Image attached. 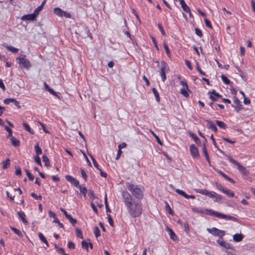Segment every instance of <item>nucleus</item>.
Wrapping results in <instances>:
<instances>
[{
	"label": "nucleus",
	"mask_w": 255,
	"mask_h": 255,
	"mask_svg": "<svg viewBox=\"0 0 255 255\" xmlns=\"http://www.w3.org/2000/svg\"><path fill=\"white\" fill-rule=\"evenodd\" d=\"M17 215L24 224L27 225L28 224V222L25 218V214L23 212L18 211L17 212Z\"/></svg>",
	"instance_id": "f3484780"
},
{
	"label": "nucleus",
	"mask_w": 255,
	"mask_h": 255,
	"mask_svg": "<svg viewBox=\"0 0 255 255\" xmlns=\"http://www.w3.org/2000/svg\"><path fill=\"white\" fill-rule=\"evenodd\" d=\"M180 4L181 5V7L183 9V10L185 12H190V8L186 4L184 0H181L180 1Z\"/></svg>",
	"instance_id": "aec40b11"
},
{
	"label": "nucleus",
	"mask_w": 255,
	"mask_h": 255,
	"mask_svg": "<svg viewBox=\"0 0 255 255\" xmlns=\"http://www.w3.org/2000/svg\"><path fill=\"white\" fill-rule=\"evenodd\" d=\"M217 64H218V66L219 67H220L221 68L225 69L226 70L229 69V65H225L224 66V67H222V65L221 63H220L218 61H217Z\"/></svg>",
	"instance_id": "69168bd1"
},
{
	"label": "nucleus",
	"mask_w": 255,
	"mask_h": 255,
	"mask_svg": "<svg viewBox=\"0 0 255 255\" xmlns=\"http://www.w3.org/2000/svg\"><path fill=\"white\" fill-rule=\"evenodd\" d=\"M10 165V159L9 158H6V159L2 162V168L4 169H6Z\"/></svg>",
	"instance_id": "72a5a7b5"
},
{
	"label": "nucleus",
	"mask_w": 255,
	"mask_h": 255,
	"mask_svg": "<svg viewBox=\"0 0 255 255\" xmlns=\"http://www.w3.org/2000/svg\"><path fill=\"white\" fill-rule=\"evenodd\" d=\"M63 11L60 8L56 7L54 9V12L55 14L59 16H63Z\"/></svg>",
	"instance_id": "5701e85b"
},
{
	"label": "nucleus",
	"mask_w": 255,
	"mask_h": 255,
	"mask_svg": "<svg viewBox=\"0 0 255 255\" xmlns=\"http://www.w3.org/2000/svg\"><path fill=\"white\" fill-rule=\"evenodd\" d=\"M207 231L215 236H218L221 239H223V237L225 236V232L224 231L219 230L215 227H213L211 229L207 228Z\"/></svg>",
	"instance_id": "0eeeda50"
},
{
	"label": "nucleus",
	"mask_w": 255,
	"mask_h": 255,
	"mask_svg": "<svg viewBox=\"0 0 255 255\" xmlns=\"http://www.w3.org/2000/svg\"><path fill=\"white\" fill-rule=\"evenodd\" d=\"M15 175H18V176L21 175V168H20V167L19 166H15Z\"/></svg>",
	"instance_id": "5fc2aeb1"
},
{
	"label": "nucleus",
	"mask_w": 255,
	"mask_h": 255,
	"mask_svg": "<svg viewBox=\"0 0 255 255\" xmlns=\"http://www.w3.org/2000/svg\"><path fill=\"white\" fill-rule=\"evenodd\" d=\"M11 144L15 147H18L20 145V141L12 136L10 138Z\"/></svg>",
	"instance_id": "412c9836"
},
{
	"label": "nucleus",
	"mask_w": 255,
	"mask_h": 255,
	"mask_svg": "<svg viewBox=\"0 0 255 255\" xmlns=\"http://www.w3.org/2000/svg\"><path fill=\"white\" fill-rule=\"evenodd\" d=\"M82 248L86 249L87 251H88L89 247V241H83L81 243Z\"/></svg>",
	"instance_id": "ea45409f"
},
{
	"label": "nucleus",
	"mask_w": 255,
	"mask_h": 255,
	"mask_svg": "<svg viewBox=\"0 0 255 255\" xmlns=\"http://www.w3.org/2000/svg\"><path fill=\"white\" fill-rule=\"evenodd\" d=\"M66 218L70 222L73 226H75L77 223V220L73 218L70 215H69Z\"/></svg>",
	"instance_id": "4c0bfd02"
},
{
	"label": "nucleus",
	"mask_w": 255,
	"mask_h": 255,
	"mask_svg": "<svg viewBox=\"0 0 255 255\" xmlns=\"http://www.w3.org/2000/svg\"><path fill=\"white\" fill-rule=\"evenodd\" d=\"M198 212L205 214L206 215H208L210 216H214L218 218L224 219L226 220H231L235 222H238V219L234 216L225 215L223 213H221L217 211H213L212 209H207L205 210H201L200 211H198Z\"/></svg>",
	"instance_id": "f03ea898"
},
{
	"label": "nucleus",
	"mask_w": 255,
	"mask_h": 255,
	"mask_svg": "<svg viewBox=\"0 0 255 255\" xmlns=\"http://www.w3.org/2000/svg\"><path fill=\"white\" fill-rule=\"evenodd\" d=\"M204 21H205V24H206L207 27H209L210 28H212L211 23L210 22L209 20H208L207 18H205L204 19Z\"/></svg>",
	"instance_id": "4d7b16f0"
},
{
	"label": "nucleus",
	"mask_w": 255,
	"mask_h": 255,
	"mask_svg": "<svg viewBox=\"0 0 255 255\" xmlns=\"http://www.w3.org/2000/svg\"><path fill=\"white\" fill-rule=\"evenodd\" d=\"M195 191L196 192L200 193L203 195H205L206 196H208L209 194V191H208L206 189H195Z\"/></svg>",
	"instance_id": "bb28decb"
},
{
	"label": "nucleus",
	"mask_w": 255,
	"mask_h": 255,
	"mask_svg": "<svg viewBox=\"0 0 255 255\" xmlns=\"http://www.w3.org/2000/svg\"><path fill=\"white\" fill-rule=\"evenodd\" d=\"M38 237L39 238V239L43 242H46V239L45 238L44 235L41 233H38Z\"/></svg>",
	"instance_id": "6e6d98bb"
},
{
	"label": "nucleus",
	"mask_w": 255,
	"mask_h": 255,
	"mask_svg": "<svg viewBox=\"0 0 255 255\" xmlns=\"http://www.w3.org/2000/svg\"><path fill=\"white\" fill-rule=\"evenodd\" d=\"M244 236L242 234H236L233 236V240L235 242H239L242 241Z\"/></svg>",
	"instance_id": "6ab92c4d"
},
{
	"label": "nucleus",
	"mask_w": 255,
	"mask_h": 255,
	"mask_svg": "<svg viewBox=\"0 0 255 255\" xmlns=\"http://www.w3.org/2000/svg\"><path fill=\"white\" fill-rule=\"evenodd\" d=\"M222 176L231 183H235V181L232 178L229 177L228 175H227L225 173Z\"/></svg>",
	"instance_id": "8fccbe9b"
},
{
	"label": "nucleus",
	"mask_w": 255,
	"mask_h": 255,
	"mask_svg": "<svg viewBox=\"0 0 255 255\" xmlns=\"http://www.w3.org/2000/svg\"><path fill=\"white\" fill-rule=\"evenodd\" d=\"M196 69L198 71V72H199L201 75H202L203 76H205L206 73L204 72H203L201 70V69L200 68L198 62L196 61Z\"/></svg>",
	"instance_id": "37998d69"
},
{
	"label": "nucleus",
	"mask_w": 255,
	"mask_h": 255,
	"mask_svg": "<svg viewBox=\"0 0 255 255\" xmlns=\"http://www.w3.org/2000/svg\"><path fill=\"white\" fill-rule=\"evenodd\" d=\"M21 19L22 20H35L36 17L33 13L23 15Z\"/></svg>",
	"instance_id": "dca6fc26"
},
{
	"label": "nucleus",
	"mask_w": 255,
	"mask_h": 255,
	"mask_svg": "<svg viewBox=\"0 0 255 255\" xmlns=\"http://www.w3.org/2000/svg\"><path fill=\"white\" fill-rule=\"evenodd\" d=\"M80 171L83 178L84 179L85 181H87V175L86 172H85L84 170L82 168H81Z\"/></svg>",
	"instance_id": "13d9d810"
},
{
	"label": "nucleus",
	"mask_w": 255,
	"mask_h": 255,
	"mask_svg": "<svg viewBox=\"0 0 255 255\" xmlns=\"http://www.w3.org/2000/svg\"><path fill=\"white\" fill-rule=\"evenodd\" d=\"M150 131H151V133H152V134L155 137L157 143L158 144H159L160 145H162V142L160 140L159 137L156 134H155L153 131H152L151 130Z\"/></svg>",
	"instance_id": "a18cd8bd"
},
{
	"label": "nucleus",
	"mask_w": 255,
	"mask_h": 255,
	"mask_svg": "<svg viewBox=\"0 0 255 255\" xmlns=\"http://www.w3.org/2000/svg\"><path fill=\"white\" fill-rule=\"evenodd\" d=\"M221 77L222 81L225 84L229 85L231 83L230 80L224 75H222Z\"/></svg>",
	"instance_id": "e433bc0d"
},
{
	"label": "nucleus",
	"mask_w": 255,
	"mask_h": 255,
	"mask_svg": "<svg viewBox=\"0 0 255 255\" xmlns=\"http://www.w3.org/2000/svg\"><path fill=\"white\" fill-rule=\"evenodd\" d=\"M233 101L236 105L234 108L237 112H239L240 110L243 109V106L242 104H241L240 100L237 97H234Z\"/></svg>",
	"instance_id": "9d476101"
},
{
	"label": "nucleus",
	"mask_w": 255,
	"mask_h": 255,
	"mask_svg": "<svg viewBox=\"0 0 255 255\" xmlns=\"http://www.w3.org/2000/svg\"><path fill=\"white\" fill-rule=\"evenodd\" d=\"M217 242L218 244H219L221 246L224 247L225 249H230L233 248V247L231 246V245L229 243H226V242L224 241L223 240H218L217 241Z\"/></svg>",
	"instance_id": "4468645a"
},
{
	"label": "nucleus",
	"mask_w": 255,
	"mask_h": 255,
	"mask_svg": "<svg viewBox=\"0 0 255 255\" xmlns=\"http://www.w3.org/2000/svg\"><path fill=\"white\" fill-rule=\"evenodd\" d=\"M10 228L18 237H22L23 236L22 233L19 230H18L17 228L13 227H10Z\"/></svg>",
	"instance_id": "cd10ccee"
},
{
	"label": "nucleus",
	"mask_w": 255,
	"mask_h": 255,
	"mask_svg": "<svg viewBox=\"0 0 255 255\" xmlns=\"http://www.w3.org/2000/svg\"><path fill=\"white\" fill-rule=\"evenodd\" d=\"M108 221L109 222L110 225L112 227H114V221L113 220V219H112L111 216L110 214L108 215Z\"/></svg>",
	"instance_id": "e2e57ef3"
},
{
	"label": "nucleus",
	"mask_w": 255,
	"mask_h": 255,
	"mask_svg": "<svg viewBox=\"0 0 255 255\" xmlns=\"http://www.w3.org/2000/svg\"><path fill=\"white\" fill-rule=\"evenodd\" d=\"M42 160L44 162V164H45V166L48 167L50 166L49 160L46 155H43L42 156Z\"/></svg>",
	"instance_id": "2f4dec72"
},
{
	"label": "nucleus",
	"mask_w": 255,
	"mask_h": 255,
	"mask_svg": "<svg viewBox=\"0 0 255 255\" xmlns=\"http://www.w3.org/2000/svg\"><path fill=\"white\" fill-rule=\"evenodd\" d=\"M34 160L39 165H40V166L42 165L41 160H40V158L39 157V156H38V155L35 156L34 157Z\"/></svg>",
	"instance_id": "680f3d73"
},
{
	"label": "nucleus",
	"mask_w": 255,
	"mask_h": 255,
	"mask_svg": "<svg viewBox=\"0 0 255 255\" xmlns=\"http://www.w3.org/2000/svg\"><path fill=\"white\" fill-rule=\"evenodd\" d=\"M216 187L221 191L222 192H223L224 190L225 189V187H224L221 184L219 183H216Z\"/></svg>",
	"instance_id": "774afa93"
},
{
	"label": "nucleus",
	"mask_w": 255,
	"mask_h": 255,
	"mask_svg": "<svg viewBox=\"0 0 255 255\" xmlns=\"http://www.w3.org/2000/svg\"><path fill=\"white\" fill-rule=\"evenodd\" d=\"M157 26H158V28L159 29L160 31L161 32L162 35H163V36L166 35L165 31L164 30L161 23H159L157 24Z\"/></svg>",
	"instance_id": "79ce46f5"
},
{
	"label": "nucleus",
	"mask_w": 255,
	"mask_h": 255,
	"mask_svg": "<svg viewBox=\"0 0 255 255\" xmlns=\"http://www.w3.org/2000/svg\"><path fill=\"white\" fill-rule=\"evenodd\" d=\"M215 123L217 125L221 128L226 129L227 127V125L222 121L216 120Z\"/></svg>",
	"instance_id": "4be33fe9"
},
{
	"label": "nucleus",
	"mask_w": 255,
	"mask_h": 255,
	"mask_svg": "<svg viewBox=\"0 0 255 255\" xmlns=\"http://www.w3.org/2000/svg\"><path fill=\"white\" fill-rule=\"evenodd\" d=\"M22 125L26 131L29 132L31 134H34V132L33 130H32L26 123H23Z\"/></svg>",
	"instance_id": "c756f323"
},
{
	"label": "nucleus",
	"mask_w": 255,
	"mask_h": 255,
	"mask_svg": "<svg viewBox=\"0 0 255 255\" xmlns=\"http://www.w3.org/2000/svg\"><path fill=\"white\" fill-rule=\"evenodd\" d=\"M165 209L166 211L168 212V213L170 214V215L173 214V212L171 209L169 205L167 202H166Z\"/></svg>",
	"instance_id": "de8ad7c7"
},
{
	"label": "nucleus",
	"mask_w": 255,
	"mask_h": 255,
	"mask_svg": "<svg viewBox=\"0 0 255 255\" xmlns=\"http://www.w3.org/2000/svg\"><path fill=\"white\" fill-rule=\"evenodd\" d=\"M5 129L7 131L8 134L7 135V137H11L12 136V130L7 126H4Z\"/></svg>",
	"instance_id": "09e8293b"
},
{
	"label": "nucleus",
	"mask_w": 255,
	"mask_h": 255,
	"mask_svg": "<svg viewBox=\"0 0 255 255\" xmlns=\"http://www.w3.org/2000/svg\"><path fill=\"white\" fill-rule=\"evenodd\" d=\"M163 45H164V48L165 50L166 53L167 55H168V56L169 57L170 55V52L169 49V48L165 42H164Z\"/></svg>",
	"instance_id": "603ef678"
},
{
	"label": "nucleus",
	"mask_w": 255,
	"mask_h": 255,
	"mask_svg": "<svg viewBox=\"0 0 255 255\" xmlns=\"http://www.w3.org/2000/svg\"><path fill=\"white\" fill-rule=\"evenodd\" d=\"M75 233L76 237L80 239H83V236L82 235V232L81 230H80L79 228H76L75 229Z\"/></svg>",
	"instance_id": "473e14b6"
},
{
	"label": "nucleus",
	"mask_w": 255,
	"mask_h": 255,
	"mask_svg": "<svg viewBox=\"0 0 255 255\" xmlns=\"http://www.w3.org/2000/svg\"><path fill=\"white\" fill-rule=\"evenodd\" d=\"M84 31L81 32V34L82 36L84 38H86L89 37L91 39H92V36L91 33L90 32L89 29L88 28L87 26H83Z\"/></svg>",
	"instance_id": "ddd939ff"
},
{
	"label": "nucleus",
	"mask_w": 255,
	"mask_h": 255,
	"mask_svg": "<svg viewBox=\"0 0 255 255\" xmlns=\"http://www.w3.org/2000/svg\"><path fill=\"white\" fill-rule=\"evenodd\" d=\"M169 70V67L167 63L164 61L161 62V67L160 69V75L161 77L162 81L164 82L166 79V72Z\"/></svg>",
	"instance_id": "39448f33"
},
{
	"label": "nucleus",
	"mask_w": 255,
	"mask_h": 255,
	"mask_svg": "<svg viewBox=\"0 0 255 255\" xmlns=\"http://www.w3.org/2000/svg\"><path fill=\"white\" fill-rule=\"evenodd\" d=\"M190 150L191 155L194 158H198L200 156L199 151L197 147L193 144L190 145Z\"/></svg>",
	"instance_id": "6e6552de"
},
{
	"label": "nucleus",
	"mask_w": 255,
	"mask_h": 255,
	"mask_svg": "<svg viewBox=\"0 0 255 255\" xmlns=\"http://www.w3.org/2000/svg\"><path fill=\"white\" fill-rule=\"evenodd\" d=\"M122 196L130 216L132 218L139 217L142 211L140 202L135 200L127 191L122 192Z\"/></svg>",
	"instance_id": "f257e3e1"
},
{
	"label": "nucleus",
	"mask_w": 255,
	"mask_h": 255,
	"mask_svg": "<svg viewBox=\"0 0 255 255\" xmlns=\"http://www.w3.org/2000/svg\"><path fill=\"white\" fill-rule=\"evenodd\" d=\"M195 33L198 36H199L200 37H202V36H203L202 32L201 31V30L200 29H199L198 28H195Z\"/></svg>",
	"instance_id": "864d4df0"
},
{
	"label": "nucleus",
	"mask_w": 255,
	"mask_h": 255,
	"mask_svg": "<svg viewBox=\"0 0 255 255\" xmlns=\"http://www.w3.org/2000/svg\"><path fill=\"white\" fill-rule=\"evenodd\" d=\"M152 90L153 93L154 95V96L155 97L156 100L158 102H159L160 101V97H159V94L158 93V91H157V90L155 88H152Z\"/></svg>",
	"instance_id": "c9c22d12"
},
{
	"label": "nucleus",
	"mask_w": 255,
	"mask_h": 255,
	"mask_svg": "<svg viewBox=\"0 0 255 255\" xmlns=\"http://www.w3.org/2000/svg\"><path fill=\"white\" fill-rule=\"evenodd\" d=\"M189 90L186 89V88H182L180 89V93L185 97H189V94L187 93V91Z\"/></svg>",
	"instance_id": "58836bf2"
},
{
	"label": "nucleus",
	"mask_w": 255,
	"mask_h": 255,
	"mask_svg": "<svg viewBox=\"0 0 255 255\" xmlns=\"http://www.w3.org/2000/svg\"><path fill=\"white\" fill-rule=\"evenodd\" d=\"M78 188L80 189V192L84 197H86V194L88 192L87 188L86 187H83L82 185H80Z\"/></svg>",
	"instance_id": "c85d7f7f"
},
{
	"label": "nucleus",
	"mask_w": 255,
	"mask_h": 255,
	"mask_svg": "<svg viewBox=\"0 0 255 255\" xmlns=\"http://www.w3.org/2000/svg\"><path fill=\"white\" fill-rule=\"evenodd\" d=\"M190 136L194 140L195 142L197 144H201L200 140L199 139V138L197 136V135L195 134H194V133L191 132L190 133Z\"/></svg>",
	"instance_id": "393cba45"
},
{
	"label": "nucleus",
	"mask_w": 255,
	"mask_h": 255,
	"mask_svg": "<svg viewBox=\"0 0 255 255\" xmlns=\"http://www.w3.org/2000/svg\"><path fill=\"white\" fill-rule=\"evenodd\" d=\"M228 159L235 165L237 166L239 171L242 172L244 175H247L249 173L246 168L243 166L239 162L234 159L230 155L227 156Z\"/></svg>",
	"instance_id": "423d86ee"
},
{
	"label": "nucleus",
	"mask_w": 255,
	"mask_h": 255,
	"mask_svg": "<svg viewBox=\"0 0 255 255\" xmlns=\"http://www.w3.org/2000/svg\"><path fill=\"white\" fill-rule=\"evenodd\" d=\"M16 60L19 64L21 65L23 68L26 69H29L31 66L29 60L26 58L25 55H20L19 57L16 58Z\"/></svg>",
	"instance_id": "20e7f679"
},
{
	"label": "nucleus",
	"mask_w": 255,
	"mask_h": 255,
	"mask_svg": "<svg viewBox=\"0 0 255 255\" xmlns=\"http://www.w3.org/2000/svg\"><path fill=\"white\" fill-rule=\"evenodd\" d=\"M42 9L41 6H38L33 12V14H34L35 16L36 17L37 15L39 14V12Z\"/></svg>",
	"instance_id": "a19ab883"
},
{
	"label": "nucleus",
	"mask_w": 255,
	"mask_h": 255,
	"mask_svg": "<svg viewBox=\"0 0 255 255\" xmlns=\"http://www.w3.org/2000/svg\"><path fill=\"white\" fill-rule=\"evenodd\" d=\"M166 231L168 232L170 238L171 240L173 241H176L178 240V237L171 229L167 227Z\"/></svg>",
	"instance_id": "2eb2a0df"
},
{
	"label": "nucleus",
	"mask_w": 255,
	"mask_h": 255,
	"mask_svg": "<svg viewBox=\"0 0 255 255\" xmlns=\"http://www.w3.org/2000/svg\"><path fill=\"white\" fill-rule=\"evenodd\" d=\"M223 193H225L227 196H228L229 197H233L234 196V192L231 191V190L228 189L226 188H225V189L224 190Z\"/></svg>",
	"instance_id": "7c9ffc66"
},
{
	"label": "nucleus",
	"mask_w": 255,
	"mask_h": 255,
	"mask_svg": "<svg viewBox=\"0 0 255 255\" xmlns=\"http://www.w3.org/2000/svg\"><path fill=\"white\" fill-rule=\"evenodd\" d=\"M65 178L68 181H69L71 183L72 182V181H73L74 179H75V178L69 175H66Z\"/></svg>",
	"instance_id": "bf43d9fd"
},
{
	"label": "nucleus",
	"mask_w": 255,
	"mask_h": 255,
	"mask_svg": "<svg viewBox=\"0 0 255 255\" xmlns=\"http://www.w3.org/2000/svg\"><path fill=\"white\" fill-rule=\"evenodd\" d=\"M208 94L210 95V99H211L213 101H217V99L215 98V96H217V97L219 98H222V96L216 92L215 90H213L212 91H209L208 92Z\"/></svg>",
	"instance_id": "1a4fd4ad"
},
{
	"label": "nucleus",
	"mask_w": 255,
	"mask_h": 255,
	"mask_svg": "<svg viewBox=\"0 0 255 255\" xmlns=\"http://www.w3.org/2000/svg\"><path fill=\"white\" fill-rule=\"evenodd\" d=\"M94 234L96 238L99 237L100 236V229L98 227H96L94 229Z\"/></svg>",
	"instance_id": "49530a36"
},
{
	"label": "nucleus",
	"mask_w": 255,
	"mask_h": 255,
	"mask_svg": "<svg viewBox=\"0 0 255 255\" xmlns=\"http://www.w3.org/2000/svg\"><path fill=\"white\" fill-rule=\"evenodd\" d=\"M31 197H32L33 198L39 200L42 199V196L41 195L37 196L35 193L33 192L31 194Z\"/></svg>",
	"instance_id": "0e129e2a"
},
{
	"label": "nucleus",
	"mask_w": 255,
	"mask_h": 255,
	"mask_svg": "<svg viewBox=\"0 0 255 255\" xmlns=\"http://www.w3.org/2000/svg\"><path fill=\"white\" fill-rule=\"evenodd\" d=\"M211 139L212 140L213 145L215 146V147L217 148L218 150L221 153H222L224 156H226L227 157V156L228 155H227L224 151L222 150L219 148L218 146L217 145L215 141V140L214 138V136L213 134H212L211 136Z\"/></svg>",
	"instance_id": "a211bd4d"
},
{
	"label": "nucleus",
	"mask_w": 255,
	"mask_h": 255,
	"mask_svg": "<svg viewBox=\"0 0 255 255\" xmlns=\"http://www.w3.org/2000/svg\"><path fill=\"white\" fill-rule=\"evenodd\" d=\"M11 102H14V105L18 108L20 109L21 106L19 105V103L13 98H6L3 100V103L5 104L8 105Z\"/></svg>",
	"instance_id": "9b49d317"
},
{
	"label": "nucleus",
	"mask_w": 255,
	"mask_h": 255,
	"mask_svg": "<svg viewBox=\"0 0 255 255\" xmlns=\"http://www.w3.org/2000/svg\"><path fill=\"white\" fill-rule=\"evenodd\" d=\"M4 46L7 49V50H8V51H9L13 53H16L18 51V49L15 48L13 46H8V45Z\"/></svg>",
	"instance_id": "a878e982"
},
{
	"label": "nucleus",
	"mask_w": 255,
	"mask_h": 255,
	"mask_svg": "<svg viewBox=\"0 0 255 255\" xmlns=\"http://www.w3.org/2000/svg\"><path fill=\"white\" fill-rule=\"evenodd\" d=\"M88 194L91 199H94V198H95V194L93 190H89L88 192Z\"/></svg>",
	"instance_id": "3c124183"
},
{
	"label": "nucleus",
	"mask_w": 255,
	"mask_h": 255,
	"mask_svg": "<svg viewBox=\"0 0 255 255\" xmlns=\"http://www.w3.org/2000/svg\"><path fill=\"white\" fill-rule=\"evenodd\" d=\"M126 186L128 191L132 195L137 199H141L143 198V194L140 188L137 185H134L129 182L126 183Z\"/></svg>",
	"instance_id": "7ed1b4c3"
},
{
	"label": "nucleus",
	"mask_w": 255,
	"mask_h": 255,
	"mask_svg": "<svg viewBox=\"0 0 255 255\" xmlns=\"http://www.w3.org/2000/svg\"><path fill=\"white\" fill-rule=\"evenodd\" d=\"M180 84L183 86V88H186V89L189 90L187 82L185 80L181 81Z\"/></svg>",
	"instance_id": "052dcab7"
},
{
	"label": "nucleus",
	"mask_w": 255,
	"mask_h": 255,
	"mask_svg": "<svg viewBox=\"0 0 255 255\" xmlns=\"http://www.w3.org/2000/svg\"><path fill=\"white\" fill-rule=\"evenodd\" d=\"M71 184L76 187H79V186H80L79 181L75 178L74 179L73 181H72Z\"/></svg>",
	"instance_id": "338daca9"
},
{
	"label": "nucleus",
	"mask_w": 255,
	"mask_h": 255,
	"mask_svg": "<svg viewBox=\"0 0 255 255\" xmlns=\"http://www.w3.org/2000/svg\"><path fill=\"white\" fill-rule=\"evenodd\" d=\"M206 122L208 124L207 127L215 132L218 131V129L214 123L211 120H206Z\"/></svg>",
	"instance_id": "f8f14e48"
},
{
	"label": "nucleus",
	"mask_w": 255,
	"mask_h": 255,
	"mask_svg": "<svg viewBox=\"0 0 255 255\" xmlns=\"http://www.w3.org/2000/svg\"><path fill=\"white\" fill-rule=\"evenodd\" d=\"M90 156L91 157V159L93 161V164L94 165V166L97 169H100V168H99V165L97 163L96 160H95V159L94 158V157L91 155V154H89Z\"/></svg>",
	"instance_id": "c03bdc74"
},
{
	"label": "nucleus",
	"mask_w": 255,
	"mask_h": 255,
	"mask_svg": "<svg viewBox=\"0 0 255 255\" xmlns=\"http://www.w3.org/2000/svg\"><path fill=\"white\" fill-rule=\"evenodd\" d=\"M203 152L206 157L207 161H208V163H210V158H209V155L208 153V151H207V150L206 148V146L205 145L204 146H203Z\"/></svg>",
	"instance_id": "b1692460"
},
{
	"label": "nucleus",
	"mask_w": 255,
	"mask_h": 255,
	"mask_svg": "<svg viewBox=\"0 0 255 255\" xmlns=\"http://www.w3.org/2000/svg\"><path fill=\"white\" fill-rule=\"evenodd\" d=\"M34 149L37 155L39 156V155H40L42 153V150L39 147L38 143H37L35 145Z\"/></svg>",
	"instance_id": "f704fd0d"
}]
</instances>
